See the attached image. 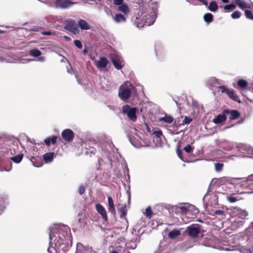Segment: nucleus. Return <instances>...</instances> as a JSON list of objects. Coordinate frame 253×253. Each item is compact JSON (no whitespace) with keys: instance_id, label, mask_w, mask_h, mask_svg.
<instances>
[{"instance_id":"nucleus-1","label":"nucleus","mask_w":253,"mask_h":253,"mask_svg":"<svg viewBox=\"0 0 253 253\" xmlns=\"http://www.w3.org/2000/svg\"><path fill=\"white\" fill-rule=\"evenodd\" d=\"M229 185V190H226L227 194H241L245 193L243 190L253 186V174L248 176L246 180L241 181L240 178H233Z\"/></svg>"},{"instance_id":"nucleus-2","label":"nucleus","mask_w":253,"mask_h":253,"mask_svg":"<svg viewBox=\"0 0 253 253\" xmlns=\"http://www.w3.org/2000/svg\"><path fill=\"white\" fill-rule=\"evenodd\" d=\"M0 148L3 149V152L7 154L14 155L18 150L17 143L14 144L13 141L5 135L0 136Z\"/></svg>"},{"instance_id":"nucleus-3","label":"nucleus","mask_w":253,"mask_h":253,"mask_svg":"<svg viewBox=\"0 0 253 253\" xmlns=\"http://www.w3.org/2000/svg\"><path fill=\"white\" fill-rule=\"evenodd\" d=\"M54 231H56L57 237L58 238V242L60 244H63L65 240H70L71 239L70 228L64 225H55L52 229Z\"/></svg>"},{"instance_id":"nucleus-4","label":"nucleus","mask_w":253,"mask_h":253,"mask_svg":"<svg viewBox=\"0 0 253 253\" xmlns=\"http://www.w3.org/2000/svg\"><path fill=\"white\" fill-rule=\"evenodd\" d=\"M134 88L133 85L129 82H125L120 87L118 95L124 101H127L131 96L132 90Z\"/></svg>"},{"instance_id":"nucleus-5","label":"nucleus","mask_w":253,"mask_h":253,"mask_svg":"<svg viewBox=\"0 0 253 253\" xmlns=\"http://www.w3.org/2000/svg\"><path fill=\"white\" fill-rule=\"evenodd\" d=\"M122 113L127 115L128 119L132 122H135L137 119L136 113L138 109L136 107H130L128 105H124L122 108Z\"/></svg>"},{"instance_id":"nucleus-6","label":"nucleus","mask_w":253,"mask_h":253,"mask_svg":"<svg viewBox=\"0 0 253 253\" xmlns=\"http://www.w3.org/2000/svg\"><path fill=\"white\" fill-rule=\"evenodd\" d=\"M201 226L198 224H192L187 227L185 233L192 239L199 237L201 231Z\"/></svg>"},{"instance_id":"nucleus-7","label":"nucleus","mask_w":253,"mask_h":253,"mask_svg":"<svg viewBox=\"0 0 253 253\" xmlns=\"http://www.w3.org/2000/svg\"><path fill=\"white\" fill-rule=\"evenodd\" d=\"M194 210V212L195 214H198L199 213V210L197 209H195V207L190 204H182L180 206L177 207V211L180 212L182 214L189 215L191 213V211Z\"/></svg>"},{"instance_id":"nucleus-8","label":"nucleus","mask_w":253,"mask_h":253,"mask_svg":"<svg viewBox=\"0 0 253 253\" xmlns=\"http://www.w3.org/2000/svg\"><path fill=\"white\" fill-rule=\"evenodd\" d=\"M156 17V16L152 13L151 14H146L143 17V21L142 23H138L136 21L135 23L137 27H142L144 25L150 26L155 22Z\"/></svg>"},{"instance_id":"nucleus-9","label":"nucleus","mask_w":253,"mask_h":253,"mask_svg":"<svg viewBox=\"0 0 253 253\" xmlns=\"http://www.w3.org/2000/svg\"><path fill=\"white\" fill-rule=\"evenodd\" d=\"M219 89L220 90L221 92H225L229 97L232 100L239 103L241 102L238 95L234 92V90L233 89L230 90L223 85L219 86Z\"/></svg>"},{"instance_id":"nucleus-10","label":"nucleus","mask_w":253,"mask_h":253,"mask_svg":"<svg viewBox=\"0 0 253 253\" xmlns=\"http://www.w3.org/2000/svg\"><path fill=\"white\" fill-rule=\"evenodd\" d=\"M64 29L72 32L75 35L78 34L79 33L78 25L75 21L73 20H69L67 22L64 26Z\"/></svg>"},{"instance_id":"nucleus-11","label":"nucleus","mask_w":253,"mask_h":253,"mask_svg":"<svg viewBox=\"0 0 253 253\" xmlns=\"http://www.w3.org/2000/svg\"><path fill=\"white\" fill-rule=\"evenodd\" d=\"M62 139L66 142H72L74 138V133L70 129L67 128L63 130L61 132Z\"/></svg>"},{"instance_id":"nucleus-12","label":"nucleus","mask_w":253,"mask_h":253,"mask_svg":"<svg viewBox=\"0 0 253 253\" xmlns=\"http://www.w3.org/2000/svg\"><path fill=\"white\" fill-rule=\"evenodd\" d=\"M75 3L70 0H56L55 7L61 9H66L73 5Z\"/></svg>"},{"instance_id":"nucleus-13","label":"nucleus","mask_w":253,"mask_h":253,"mask_svg":"<svg viewBox=\"0 0 253 253\" xmlns=\"http://www.w3.org/2000/svg\"><path fill=\"white\" fill-rule=\"evenodd\" d=\"M222 114L225 115H229V119L230 121L237 120L240 117V113L236 110L225 109L222 111Z\"/></svg>"},{"instance_id":"nucleus-14","label":"nucleus","mask_w":253,"mask_h":253,"mask_svg":"<svg viewBox=\"0 0 253 253\" xmlns=\"http://www.w3.org/2000/svg\"><path fill=\"white\" fill-rule=\"evenodd\" d=\"M110 58L115 68L120 70L122 68V62L120 57L117 54L111 53Z\"/></svg>"},{"instance_id":"nucleus-15","label":"nucleus","mask_w":253,"mask_h":253,"mask_svg":"<svg viewBox=\"0 0 253 253\" xmlns=\"http://www.w3.org/2000/svg\"><path fill=\"white\" fill-rule=\"evenodd\" d=\"M234 180L233 177H222L218 179V183L220 185H225V190H229L230 184H231L232 181Z\"/></svg>"},{"instance_id":"nucleus-16","label":"nucleus","mask_w":253,"mask_h":253,"mask_svg":"<svg viewBox=\"0 0 253 253\" xmlns=\"http://www.w3.org/2000/svg\"><path fill=\"white\" fill-rule=\"evenodd\" d=\"M95 208L97 211L101 215L104 220L107 221L108 217L105 209L100 204H96Z\"/></svg>"},{"instance_id":"nucleus-17","label":"nucleus","mask_w":253,"mask_h":253,"mask_svg":"<svg viewBox=\"0 0 253 253\" xmlns=\"http://www.w3.org/2000/svg\"><path fill=\"white\" fill-rule=\"evenodd\" d=\"M117 10L118 11L123 13L125 15H127L130 12V9L126 3H123L118 6Z\"/></svg>"},{"instance_id":"nucleus-18","label":"nucleus","mask_w":253,"mask_h":253,"mask_svg":"<svg viewBox=\"0 0 253 253\" xmlns=\"http://www.w3.org/2000/svg\"><path fill=\"white\" fill-rule=\"evenodd\" d=\"M108 63V61L107 58L105 57H101L96 63V65L98 69H103L106 68Z\"/></svg>"},{"instance_id":"nucleus-19","label":"nucleus","mask_w":253,"mask_h":253,"mask_svg":"<svg viewBox=\"0 0 253 253\" xmlns=\"http://www.w3.org/2000/svg\"><path fill=\"white\" fill-rule=\"evenodd\" d=\"M235 3L241 9L245 8H251V4L246 2L244 0H234Z\"/></svg>"},{"instance_id":"nucleus-20","label":"nucleus","mask_w":253,"mask_h":253,"mask_svg":"<svg viewBox=\"0 0 253 253\" xmlns=\"http://www.w3.org/2000/svg\"><path fill=\"white\" fill-rule=\"evenodd\" d=\"M114 21L117 23H125L126 21V19L124 15L121 13H117L113 18Z\"/></svg>"},{"instance_id":"nucleus-21","label":"nucleus","mask_w":253,"mask_h":253,"mask_svg":"<svg viewBox=\"0 0 253 253\" xmlns=\"http://www.w3.org/2000/svg\"><path fill=\"white\" fill-rule=\"evenodd\" d=\"M118 211L120 214V217H124L126 216L127 213L126 207L125 205H122L121 204H118Z\"/></svg>"},{"instance_id":"nucleus-22","label":"nucleus","mask_w":253,"mask_h":253,"mask_svg":"<svg viewBox=\"0 0 253 253\" xmlns=\"http://www.w3.org/2000/svg\"><path fill=\"white\" fill-rule=\"evenodd\" d=\"M57 137L55 135H52L51 136L46 138L44 140V142L47 146H49L51 144L54 145L57 142Z\"/></svg>"},{"instance_id":"nucleus-23","label":"nucleus","mask_w":253,"mask_h":253,"mask_svg":"<svg viewBox=\"0 0 253 253\" xmlns=\"http://www.w3.org/2000/svg\"><path fill=\"white\" fill-rule=\"evenodd\" d=\"M108 210L112 214L115 215L116 213V210L114 204L113 199L111 197H108Z\"/></svg>"},{"instance_id":"nucleus-24","label":"nucleus","mask_w":253,"mask_h":253,"mask_svg":"<svg viewBox=\"0 0 253 253\" xmlns=\"http://www.w3.org/2000/svg\"><path fill=\"white\" fill-rule=\"evenodd\" d=\"M226 120L225 114H219L213 120V122L216 124L221 123Z\"/></svg>"},{"instance_id":"nucleus-25","label":"nucleus","mask_w":253,"mask_h":253,"mask_svg":"<svg viewBox=\"0 0 253 253\" xmlns=\"http://www.w3.org/2000/svg\"><path fill=\"white\" fill-rule=\"evenodd\" d=\"M78 26L80 28L83 30H89L90 29V26L84 20L80 19L78 22Z\"/></svg>"},{"instance_id":"nucleus-26","label":"nucleus","mask_w":253,"mask_h":253,"mask_svg":"<svg viewBox=\"0 0 253 253\" xmlns=\"http://www.w3.org/2000/svg\"><path fill=\"white\" fill-rule=\"evenodd\" d=\"M53 153H47L43 155V159L45 163H50L52 161L53 159Z\"/></svg>"},{"instance_id":"nucleus-27","label":"nucleus","mask_w":253,"mask_h":253,"mask_svg":"<svg viewBox=\"0 0 253 253\" xmlns=\"http://www.w3.org/2000/svg\"><path fill=\"white\" fill-rule=\"evenodd\" d=\"M208 8L211 12H216L218 9V5L216 2L215 1H211Z\"/></svg>"},{"instance_id":"nucleus-28","label":"nucleus","mask_w":253,"mask_h":253,"mask_svg":"<svg viewBox=\"0 0 253 253\" xmlns=\"http://www.w3.org/2000/svg\"><path fill=\"white\" fill-rule=\"evenodd\" d=\"M180 235L179 230L174 229L169 232L168 236L170 239H174Z\"/></svg>"},{"instance_id":"nucleus-29","label":"nucleus","mask_w":253,"mask_h":253,"mask_svg":"<svg viewBox=\"0 0 253 253\" xmlns=\"http://www.w3.org/2000/svg\"><path fill=\"white\" fill-rule=\"evenodd\" d=\"M238 88L242 89H245L248 86V82L244 80H239L237 83Z\"/></svg>"},{"instance_id":"nucleus-30","label":"nucleus","mask_w":253,"mask_h":253,"mask_svg":"<svg viewBox=\"0 0 253 253\" xmlns=\"http://www.w3.org/2000/svg\"><path fill=\"white\" fill-rule=\"evenodd\" d=\"M41 51L36 48L32 49L29 50V54L33 57H39L41 55Z\"/></svg>"},{"instance_id":"nucleus-31","label":"nucleus","mask_w":253,"mask_h":253,"mask_svg":"<svg viewBox=\"0 0 253 253\" xmlns=\"http://www.w3.org/2000/svg\"><path fill=\"white\" fill-rule=\"evenodd\" d=\"M204 19L206 22L210 23L213 20V16L212 14L207 13L204 15Z\"/></svg>"},{"instance_id":"nucleus-32","label":"nucleus","mask_w":253,"mask_h":253,"mask_svg":"<svg viewBox=\"0 0 253 253\" xmlns=\"http://www.w3.org/2000/svg\"><path fill=\"white\" fill-rule=\"evenodd\" d=\"M173 119L170 116L166 115L165 117H161L159 119V121L164 122L167 123H171L173 122Z\"/></svg>"},{"instance_id":"nucleus-33","label":"nucleus","mask_w":253,"mask_h":253,"mask_svg":"<svg viewBox=\"0 0 253 253\" xmlns=\"http://www.w3.org/2000/svg\"><path fill=\"white\" fill-rule=\"evenodd\" d=\"M229 195L227 196V200L230 203H234L238 201L236 197L233 196L235 194H228Z\"/></svg>"},{"instance_id":"nucleus-34","label":"nucleus","mask_w":253,"mask_h":253,"mask_svg":"<svg viewBox=\"0 0 253 253\" xmlns=\"http://www.w3.org/2000/svg\"><path fill=\"white\" fill-rule=\"evenodd\" d=\"M23 158V155H17L15 156L12 157L10 159L16 163H20Z\"/></svg>"},{"instance_id":"nucleus-35","label":"nucleus","mask_w":253,"mask_h":253,"mask_svg":"<svg viewBox=\"0 0 253 253\" xmlns=\"http://www.w3.org/2000/svg\"><path fill=\"white\" fill-rule=\"evenodd\" d=\"M236 7V5L234 4H229L223 6V9L227 11L233 10Z\"/></svg>"},{"instance_id":"nucleus-36","label":"nucleus","mask_w":253,"mask_h":253,"mask_svg":"<svg viewBox=\"0 0 253 253\" xmlns=\"http://www.w3.org/2000/svg\"><path fill=\"white\" fill-rule=\"evenodd\" d=\"M224 165L223 163H216L214 164L215 170L217 172L221 171L223 168Z\"/></svg>"},{"instance_id":"nucleus-37","label":"nucleus","mask_w":253,"mask_h":253,"mask_svg":"<svg viewBox=\"0 0 253 253\" xmlns=\"http://www.w3.org/2000/svg\"><path fill=\"white\" fill-rule=\"evenodd\" d=\"M153 212L150 207L146 208L145 211V215L147 217L151 218L152 216Z\"/></svg>"},{"instance_id":"nucleus-38","label":"nucleus","mask_w":253,"mask_h":253,"mask_svg":"<svg viewBox=\"0 0 253 253\" xmlns=\"http://www.w3.org/2000/svg\"><path fill=\"white\" fill-rule=\"evenodd\" d=\"M245 14L248 19L253 20V14L251 10H246L245 11Z\"/></svg>"},{"instance_id":"nucleus-39","label":"nucleus","mask_w":253,"mask_h":253,"mask_svg":"<svg viewBox=\"0 0 253 253\" xmlns=\"http://www.w3.org/2000/svg\"><path fill=\"white\" fill-rule=\"evenodd\" d=\"M241 13L239 11H235L234 12H233L231 15V17L233 19L239 18L241 17Z\"/></svg>"},{"instance_id":"nucleus-40","label":"nucleus","mask_w":253,"mask_h":253,"mask_svg":"<svg viewBox=\"0 0 253 253\" xmlns=\"http://www.w3.org/2000/svg\"><path fill=\"white\" fill-rule=\"evenodd\" d=\"M185 152H186L188 153H190L193 152L194 147H191V146L189 144L186 145L183 149Z\"/></svg>"},{"instance_id":"nucleus-41","label":"nucleus","mask_w":253,"mask_h":253,"mask_svg":"<svg viewBox=\"0 0 253 253\" xmlns=\"http://www.w3.org/2000/svg\"><path fill=\"white\" fill-rule=\"evenodd\" d=\"M192 120L191 118L185 116L181 125H184L185 124H189L192 122Z\"/></svg>"},{"instance_id":"nucleus-42","label":"nucleus","mask_w":253,"mask_h":253,"mask_svg":"<svg viewBox=\"0 0 253 253\" xmlns=\"http://www.w3.org/2000/svg\"><path fill=\"white\" fill-rule=\"evenodd\" d=\"M75 45L79 48H82L83 47V45L80 41L78 40H76L74 41Z\"/></svg>"},{"instance_id":"nucleus-43","label":"nucleus","mask_w":253,"mask_h":253,"mask_svg":"<svg viewBox=\"0 0 253 253\" xmlns=\"http://www.w3.org/2000/svg\"><path fill=\"white\" fill-rule=\"evenodd\" d=\"M5 209V205L4 201L0 200V214Z\"/></svg>"},{"instance_id":"nucleus-44","label":"nucleus","mask_w":253,"mask_h":253,"mask_svg":"<svg viewBox=\"0 0 253 253\" xmlns=\"http://www.w3.org/2000/svg\"><path fill=\"white\" fill-rule=\"evenodd\" d=\"M113 2L115 5L119 6L124 3V0H113Z\"/></svg>"},{"instance_id":"nucleus-45","label":"nucleus","mask_w":253,"mask_h":253,"mask_svg":"<svg viewBox=\"0 0 253 253\" xmlns=\"http://www.w3.org/2000/svg\"><path fill=\"white\" fill-rule=\"evenodd\" d=\"M75 253H84V252L82 248L79 245H77V250Z\"/></svg>"},{"instance_id":"nucleus-46","label":"nucleus","mask_w":253,"mask_h":253,"mask_svg":"<svg viewBox=\"0 0 253 253\" xmlns=\"http://www.w3.org/2000/svg\"><path fill=\"white\" fill-rule=\"evenodd\" d=\"M79 193L80 195H82L85 192V188L83 185H81L79 188Z\"/></svg>"},{"instance_id":"nucleus-47","label":"nucleus","mask_w":253,"mask_h":253,"mask_svg":"<svg viewBox=\"0 0 253 253\" xmlns=\"http://www.w3.org/2000/svg\"><path fill=\"white\" fill-rule=\"evenodd\" d=\"M153 134H155L158 137H160L163 135V133L161 130L154 131Z\"/></svg>"},{"instance_id":"nucleus-48","label":"nucleus","mask_w":253,"mask_h":253,"mask_svg":"<svg viewBox=\"0 0 253 253\" xmlns=\"http://www.w3.org/2000/svg\"><path fill=\"white\" fill-rule=\"evenodd\" d=\"M214 213L216 215H223L224 213L222 210H216Z\"/></svg>"},{"instance_id":"nucleus-49","label":"nucleus","mask_w":253,"mask_h":253,"mask_svg":"<svg viewBox=\"0 0 253 253\" xmlns=\"http://www.w3.org/2000/svg\"><path fill=\"white\" fill-rule=\"evenodd\" d=\"M241 216H244V217L247 216L248 215V213L245 211H242L240 213Z\"/></svg>"},{"instance_id":"nucleus-50","label":"nucleus","mask_w":253,"mask_h":253,"mask_svg":"<svg viewBox=\"0 0 253 253\" xmlns=\"http://www.w3.org/2000/svg\"><path fill=\"white\" fill-rule=\"evenodd\" d=\"M42 28L41 27H36V28H33L31 31H41L42 30Z\"/></svg>"},{"instance_id":"nucleus-51","label":"nucleus","mask_w":253,"mask_h":253,"mask_svg":"<svg viewBox=\"0 0 253 253\" xmlns=\"http://www.w3.org/2000/svg\"><path fill=\"white\" fill-rule=\"evenodd\" d=\"M177 155L180 158H182V152L179 148L177 149Z\"/></svg>"},{"instance_id":"nucleus-52","label":"nucleus","mask_w":253,"mask_h":253,"mask_svg":"<svg viewBox=\"0 0 253 253\" xmlns=\"http://www.w3.org/2000/svg\"><path fill=\"white\" fill-rule=\"evenodd\" d=\"M42 34L43 35H51L52 34L50 31H43L42 32Z\"/></svg>"},{"instance_id":"nucleus-53","label":"nucleus","mask_w":253,"mask_h":253,"mask_svg":"<svg viewBox=\"0 0 253 253\" xmlns=\"http://www.w3.org/2000/svg\"><path fill=\"white\" fill-rule=\"evenodd\" d=\"M53 232L52 230H50V233H49V238L50 240L52 239V236H53Z\"/></svg>"},{"instance_id":"nucleus-54","label":"nucleus","mask_w":253,"mask_h":253,"mask_svg":"<svg viewBox=\"0 0 253 253\" xmlns=\"http://www.w3.org/2000/svg\"><path fill=\"white\" fill-rule=\"evenodd\" d=\"M32 162L34 163V166L36 167H40L42 165V163H41L40 165H36L33 161H32Z\"/></svg>"},{"instance_id":"nucleus-55","label":"nucleus","mask_w":253,"mask_h":253,"mask_svg":"<svg viewBox=\"0 0 253 253\" xmlns=\"http://www.w3.org/2000/svg\"><path fill=\"white\" fill-rule=\"evenodd\" d=\"M223 3H227L229 2V0H221Z\"/></svg>"},{"instance_id":"nucleus-56","label":"nucleus","mask_w":253,"mask_h":253,"mask_svg":"<svg viewBox=\"0 0 253 253\" xmlns=\"http://www.w3.org/2000/svg\"><path fill=\"white\" fill-rule=\"evenodd\" d=\"M109 253H119L118 251H113L112 252H110Z\"/></svg>"},{"instance_id":"nucleus-57","label":"nucleus","mask_w":253,"mask_h":253,"mask_svg":"<svg viewBox=\"0 0 253 253\" xmlns=\"http://www.w3.org/2000/svg\"><path fill=\"white\" fill-rule=\"evenodd\" d=\"M64 38H65L66 40L70 39V38H69V37H68L67 36H64Z\"/></svg>"},{"instance_id":"nucleus-58","label":"nucleus","mask_w":253,"mask_h":253,"mask_svg":"<svg viewBox=\"0 0 253 253\" xmlns=\"http://www.w3.org/2000/svg\"><path fill=\"white\" fill-rule=\"evenodd\" d=\"M4 32L2 30H0V34L3 33Z\"/></svg>"},{"instance_id":"nucleus-59","label":"nucleus","mask_w":253,"mask_h":253,"mask_svg":"<svg viewBox=\"0 0 253 253\" xmlns=\"http://www.w3.org/2000/svg\"><path fill=\"white\" fill-rule=\"evenodd\" d=\"M240 222H241V225H243V223H244V222L242 221H241Z\"/></svg>"},{"instance_id":"nucleus-60","label":"nucleus","mask_w":253,"mask_h":253,"mask_svg":"<svg viewBox=\"0 0 253 253\" xmlns=\"http://www.w3.org/2000/svg\"><path fill=\"white\" fill-rule=\"evenodd\" d=\"M136 20H138L137 17L136 18Z\"/></svg>"},{"instance_id":"nucleus-61","label":"nucleus","mask_w":253,"mask_h":253,"mask_svg":"<svg viewBox=\"0 0 253 253\" xmlns=\"http://www.w3.org/2000/svg\"><path fill=\"white\" fill-rule=\"evenodd\" d=\"M252 253H253V250L252 251Z\"/></svg>"},{"instance_id":"nucleus-62","label":"nucleus","mask_w":253,"mask_h":253,"mask_svg":"<svg viewBox=\"0 0 253 253\" xmlns=\"http://www.w3.org/2000/svg\"><path fill=\"white\" fill-rule=\"evenodd\" d=\"M99 1H101V0H98Z\"/></svg>"}]
</instances>
